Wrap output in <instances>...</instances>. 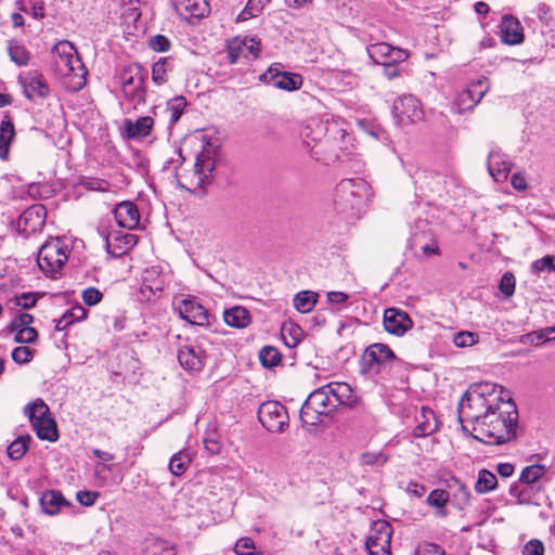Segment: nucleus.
Wrapping results in <instances>:
<instances>
[{"mask_svg": "<svg viewBox=\"0 0 555 555\" xmlns=\"http://www.w3.org/2000/svg\"><path fill=\"white\" fill-rule=\"evenodd\" d=\"M372 196L371 185L364 179H343L334 189L332 205L346 219H359L366 211Z\"/></svg>", "mask_w": 555, "mask_h": 555, "instance_id": "f257e3e1", "label": "nucleus"}, {"mask_svg": "<svg viewBox=\"0 0 555 555\" xmlns=\"http://www.w3.org/2000/svg\"><path fill=\"white\" fill-rule=\"evenodd\" d=\"M509 411L500 412L499 403L487 415L478 426H474L475 431H479L483 437L491 438L490 443L503 444L516 438V427L518 422V412L512 401L507 402Z\"/></svg>", "mask_w": 555, "mask_h": 555, "instance_id": "f03ea898", "label": "nucleus"}, {"mask_svg": "<svg viewBox=\"0 0 555 555\" xmlns=\"http://www.w3.org/2000/svg\"><path fill=\"white\" fill-rule=\"evenodd\" d=\"M337 410L333 398L332 388L324 385L313 390L300 409V420L306 427H317L323 422V417Z\"/></svg>", "mask_w": 555, "mask_h": 555, "instance_id": "7ed1b4c3", "label": "nucleus"}, {"mask_svg": "<svg viewBox=\"0 0 555 555\" xmlns=\"http://www.w3.org/2000/svg\"><path fill=\"white\" fill-rule=\"evenodd\" d=\"M69 249L60 237H51L41 245L37 255V264L48 278H56L66 263Z\"/></svg>", "mask_w": 555, "mask_h": 555, "instance_id": "20e7f679", "label": "nucleus"}, {"mask_svg": "<svg viewBox=\"0 0 555 555\" xmlns=\"http://www.w3.org/2000/svg\"><path fill=\"white\" fill-rule=\"evenodd\" d=\"M53 65L61 76H75L85 78V66L74 48L68 41H60L52 49Z\"/></svg>", "mask_w": 555, "mask_h": 555, "instance_id": "39448f33", "label": "nucleus"}, {"mask_svg": "<svg viewBox=\"0 0 555 555\" xmlns=\"http://www.w3.org/2000/svg\"><path fill=\"white\" fill-rule=\"evenodd\" d=\"M502 401V398L485 399L479 395L466 391L459 403V420L472 422L478 426L482 420L495 408V403Z\"/></svg>", "mask_w": 555, "mask_h": 555, "instance_id": "423d86ee", "label": "nucleus"}, {"mask_svg": "<svg viewBox=\"0 0 555 555\" xmlns=\"http://www.w3.org/2000/svg\"><path fill=\"white\" fill-rule=\"evenodd\" d=\"M399 361L395 352L385 344L376 343L370 345L361 359L363 374L376 376L384 372L390 362Z\"/></svg>", "mask_w": 555, "mask_h": 555, "instance_id": "0eeeda50", "label": "nucleus"}, {"mask_svg": "<svg viewBox=\"0 0 555 555\" xmlns=\"http://www.w3.org/2000/svg\"><path fill=\"white\" fill-rule=\"evenodd\" d=\"M258 418L262 426L272 433H282L288 426L286 408L278 401H266L258 409Z\"/></svg>", "mask_w": 555, "mask_h": 555, "instance_id": "6e6552de", "label": "nucleus"}, {"mask_svg": "<svg viewBox=\"0 0 555 555\" xmlns=\"http://www.w3.org/2000/svg\"><path fill=\"white\" fill-rule=\"evenodd\" d=\"M391 534L392 529L388 521H374L365 541L369 555H391Z\"/></svg>", "mask_w": 555, "mask_h": 555, "instance_id": "1a4fd4ad", "label": "nucleus"}, {"mask_svg": "<svg viewBox=\"0 0 555 555\" xmlns=\"http://www.w3.org/2000/svg\"><path fill=\"white\" fill-rule=\"evenodd\" d=\"M490 89V83L487 78H480L473 82L472 86L460 92L454 102L450 106V112L453 114H462L466 111L473 109L477 103Z\"/></svg>", "mask_w": 555, "mask_h": 555, "instance_id": "9d476101", "label": "nucleus"}, {"mask_svg": "<svg viewBox=\"0 0 555 555\" xmlns=\"http://www.w3.org/2000/svg\"><path fill=\"white\" fill-rule=\"evenodd\" d=\"M391 113L400 126L421 120L424 116L420 101L412 94L399 96L392 104Z\"/></svg>", "mask_w": 555, "mask_h": 555, "instance_id": "9b49d317", "label": "nucleus"}, {"mask_svg": "<svg viewBox=\"0 0 555 555\" xmlns=\"http://www.w3.org/2000/svg\"><path fill=\"white\" fill-rule=\"evenodd\" d=\"M370 59L379 65L389 63H402L408 60L410 53L408 50L393 47L387 42H376L369 44L366 48Z\"/></svg>", "mask_w": 555, "mask_h": 555, "instance_id": "f8f14e48", "label": "nucleus"}, {"mask_svg": "<svg viewBox=\"0 0 555 555\" xmlns=\"http://www.w3.org/2000/svg\"><path fill=\"white\" fill-rule=\"evenodd\" d=\"M47 210L42 205H33L27 208L18 218V232L28 236L43 229Z\"/></svg>", "mask_w": 555, "mask_h": 555, "instance_id": "ddd939ff", "label": "nucleus"}, {"mask_svg": "<svg viewBox=\"0 0 555 555\" xmlns=\"http://www.w3.org/2000/svg\"><path fill=\"white\" fill-rule=\"evenodd\" d=\"M222 162V152L219 141H203L202 150L196 156L195 168L211 175L218 164Z\"/></svg>", "mask_w": 555, "mask_h": 555, "instance_id": "4468645a", "label": "nucleus"}, {"mask_svg": "<svg viewBox=\"0 0 555 555\" xmlns=\"http://www.w3.org/2000/svg\"><path fill=\"white\" fill-rule=\"evenodd\" d=\"M544 486L516 481L509 487V495L520 505H539L544 495Z\"/></svg>", "mask_w": 555, "mask_h": 555, "instance_id": "2eb2a0df", "label": "nucleus"}, {"mask_svg": "<svg viewBox=\"0 0 555 555\" xmlns=\"http://www.w3.org/2000/svg\"><path fill=\"white\" fill-rule=\"evenodd\" d=\"M384 327L392 335L403 336L413 326L410 315L398 308H387L384 311Z\"/></svg>", "mask_w": 555, "mask_h": 555, "instance_id": "dca6fc26", "label": "nucleus"}, {"mask_svg": "<svg viewBox=\"0 0 555 555\" xmlns=\"http://www.w3.org/2000/svg\"><path fill=\"white\" fill-rule=\"evenodd\" d=\"M304 147L317 162L327 165L336 160H343V157L336 152L331 141H312V143L305 141Z\"/></svg>", "mask_w": 555, "mask_h": 555, "instance_id": "f3484780", "label": "nucleus"}, {"mask_svg": "<svg viewBox=\"0 0 555 555\" xmlns=\"http://www.w3.org/2000/svg\"><path fill=\"white\" fill-rule=\"evenodd\" d=\"M114 217L120 228L133 230L139 225L140 212L137 205L125 201L119 203L114 209Z\"/></svg>", "mask_w": 555, "mask_h": 555, "instance_id": "a211bd4d", "label": "nucleus"}, {"mask_svg": "<svg viewBox=\"0 0 555 555\" xmlns=\"http://www.w3.org/2000/svg\"><path fill=\"white\" fill-rule=\"evenodd\" d=\"M179 314L192 324L201 326L208 324L207 310L195 299H183L179 306Z\"/></svg>", "mask_w": 555, "mask_h": 555, "instance_id": "6ab92c4d", "label": "nucleus"}, {"mask_svg": "<svg viewBox=\"0 0 555 555\" xmlns=\"http://www.w3.org/2000/svg\"><path fill=\"white\" fill-rule=\"evenodd\" d=\"M178 360L186 371H201L204 366L205 351L195 345H186L179 349Z\"/></svg>", "mask_w": 555, "mask_h": 555, "instance_id": "aec40b11", "label": "nucleus"}, {"mask_svg": "<svg viewBox=\"0 0 555 555\" xmlns=\"http://www.w3.org/2000/svg\"><path fill=\"white\" fill-rule=\"evenodd\" d=\"M177 13L184 20L202 18L209 13L207 0H171Z\"/></svg>", "mask_w": 555, "mask_h": 555, "instance_id": "412c9836", "label": "nucleus"}, {"mask_svg": "<svg viewBox=\"0 0 555 555\" xmlns=\"http://www.w3.org/2000/svg\"><path fill=\"white\" fill-rule=\"evenodd\" d=\"M260 79L272 83L274 87L279 89H283L286 91L297 90L301 86V77L299 75L286 72H273L272 68H270L267 73L262 74L260 76Z\"/></svg>", "mask_w": 555, "mask_h": 555, "instance_id": "4be33fe9", "label": "nucleus"}, {"mask_svg": "<svg viewBox=\"0 0 555 555\" xmlns=\"http://www.w3.org/2000/svg\"><path fill=\"white\" fill-rule=\"evenodd\" d=\"M500 33L502 41L509 46L519 44L524 41V30L520 22L513 15L502 17Z\"/></svg>", "mask_w": 555, "mask_h": 555, "instance_id": "5701e85b", "label": "nucleus"}, {"mask_svg": "<svg viewBox=\"0 0 555 555\" xmlns=\"http://www.w3.org/2000/svg\"><path fill=\"white\" fill-rule=\"evenodd\" d=\"M210 182V175L194 167L192 172L180 176L179 185L194 195L205 193V186Z\"/></svg>", "mask_w": 555, "mask_h": 555, "instance_id": "b1692460", "label": "nucleus"}, {"mask_svg": "<svg viewBox=\"0 0 555 555\" xmlns=\"http://www.w3.org/2000/svg\"><path fill=\"white\" fill-rule=\"evenodd\" d=\"M105 243L109 254L120 257L137 245L138 237L131 233H117L114 236L108 234L105 236Z\"/></svg>", "mask_w": 555, "mask_h": 555, "instance_id": "393cba45", "label": "nucleus"}, {"mask_svg": "<svg viewBox=\"0 0 555 555\" xmlns=\"http://www.w3.org/2000/svg\"><path fill=\"white\" fill-rule=\"evenodd\" d=\"M513 164L507 155L500 151H491L488 156V170L495 181H502L507 178Z\"/></svg>", "mask_w": 555, "mask_h": 555, "instance_id": "a878e982", "label": "nucleus"}, {"mask_svg": "<svg viewBox=\"0 0 555 555\" xmlns=\"http://www.w3.org/2000/svg\"><path fill=\"white\" fill-rule=\"evenodd\" d=\"M69 505L70 503L56 490L46 491L40 498V506L47 515H56L62 507Z\"/></svg>", "mask_w": 555, "mask_h": 555, "instance_id": "bb28decb", "label": "nucleus"}, {"mask_svg": "<svg viewBox=\"0 0 555 555\" xmlns=\"http://www.w3.org/2000/svg\"><path fill=\"white\" fill-rule=\"evenodd\" d=\"M422 421H418L417 426L413 430L416 438H423L433 435L438 429V422L435 412L430 408L422 406L421 409Z\"/></svg>", "mask_w": 555, "mask_h": 555, "instance_id": "cd10ccee", "label": "nucleus"}, {"mask_svg": "<svg viewBox=\"0 0 555 555\" xmlns=\"http://www.w3.org/2000/svg\"><path fill=\"white\" fill-rule=\"evenodd\" d=\"M153 124V118L150 116L139 117L134 122L130 119H125L122 129L127 133L128 139H134L135 137L144 138L150 134Z\"/></svg>", "mask_w": 555, "mask_h": 555, "instance_id": "c85d7f7f", "label": "nucleus"}, {"mask_svg": "<svg viewBox=\"0 0 555 555\" xmlns=\"http://www.w3.org/2000/svg\"><path fill=\"white\" fill-rule=\"evenodd\" d=\"M327 386L332 388L337 408L339 405L353 406L357 402V396L347 383H330Z\"/></svg>", "mask_w": 555, "mask_h": 555, "instance_id": "c756f323", "label": "nucleus"}, {"mask_svg": "<svg viewBox=\"0 0 555 555\" xmlns=\"http://www.w3.org/2000/svg\"><path fill=\"white\" fill-rule=\"evenodd\" d=\"M24 93L30 99H44L49 94V87L40 76H30L23 81Z\"/></svg>", "mask_w": 555, "mask_h": 555, "instance_id": "7c9ffc66", "label": "nucleus"}, {"mask_svg": "<svg viewBox=\"0 0 555 555\" xmlns=\"http://www.w3.org/2000/svg\"><path fill=\"white\" fill-rule=\"evenodd\" d=\"M223 320L229 326L244 328L250 323V313L247 309L236 306L224 311Z\"/></svg>", "mask_w": 555, "mask_h": 555, "instance_id": "2f4dec72", "label": "nucleus"}, {"mask_svg": "<svg viewBox=\"0 0 555 555\" xmlns=\"http://www.w3.org/2000/svg\"><path fill=\"white\" fill-rule=\"evenodd\" d=\"M518 481H522L525 483L541 485L545 487L548 482L545 466L539 464L526 466L522 469Z\"/></svg>", "mask_w": 555, "mask_h": 555, "instance_id": "473e14b6", "label": "nucleus"}, {"mask_svg": "<svg viewBox=\"0 0 555 555\" xmlns=\"http://www.w3.org/2000/svg\"><path fill=\"white\" fill-rule=\"evenodd\" d=\"M33 428L37 434V437L41 440L54 442L59 439L56 423L52 415L44 420L37 421L33 425Z\"/></svg>", "mask_w": 555, "mask_h": 555, "instance_id": "72a5a7b5", "label": "nucleus"}, {"mask_svg": "<svg viewBox=\"0 0 555 555\" xmlns=\"http://www.w3.org/2000/svg\"><path fill=\"white\" fill-rule=\"evenodd\" d=\"M145 79L144 69L139 64L127 66L120 74V83L122 89H125V87H131L132 85L144 86Z\"/></svg>", "mask_w": 555, "mask_h": 555, "instance_id": "f704fd0d", "label": "nucleus"}, {"mask_svg": "<svg viewBox=\"0 0 555 555\" xmlns=\"http://www.w3.org/2000/svg\"><path fill=\"white\" fill-rule=\"evenodd\" d=\"M7 49L13 63H15L17 66L28 65L30 61V53L21 41L16 39L9 40Z\"/></svg>", "mask_w": 555, "mask_h": 555, "instance_id": "c9c22d12", "label": "nucleus"}, {"mask_svg": "<svg viewBox=\"0 0 555 555\" xmlns=\"http://www.w3.org/2000/svg\"><path fill=\"white\" fill-rule=\"evenodd\" d=\"M145 555H176L173 546L166 540L159 538H150L146 540Z\"/></svg>", "mask_w": 555, "mask_h": 555, "instance_id": "e433bc0d", "label": "nucleus"}, {"mask_svg": "<svg viewBox=\"0 0 555 555\" xmlns=\"http://www.w3.org/2000/svg\"><path fill=\"white\" fill-rule=\"evenodd\" d=\"M318 300V294L311 291H302L295 295L294 307L301 313L310 312Z\"/></svg>", "mask_w": 555, "mask_h": 555, "instance_id": "4c0bfd02", "label": "nucleus"}, {"mask_svg": "<svg viewBox=\"0 0 555 555\" xmlns=\"http://www.w3.org/2000/svg\"><path fill=\"white\" fill-rule=\"evenodd\" d=\"M25 414L29 417L31 425L37 421L51 416L49 406L42 399H36L25 408Z\"/></svg>", "mask_w": 555, "mask_h": 555, "instance_id": "58836bf2", "label": "nucleus"}, {"mask_svg": "<svg viewBox=\"0 0 555 555\" xmlns=\"http://www.w3.org/2000/svg\"><path fill=\"white\" fill-rule=\"evenodd\" d=\"M449 498L450 495L447 490L435 489L428 494L426 502L428 503V505L438 508L436 513L437 516L444 517L447 516V511L444 507L449 501Z\"/></svg>", "mask_w": 555, "mask_h": 555, "instance_id": "ea45409f", "label": "nucleus"}, {"mask_svg": "<svg viewBox=\"0 0 555 555\" xmlns=\"http://www.w3.org/2000/svg\"><path fill=\"white\" fill-rule=\"evenodd\" d=\"M498 486V479L496 476L488 470V469H480L478 473V478L475 483V490L478 493H488L492 490H494Z\"/></svg>", "mask_w": 555, "mask_h": 555, "instance_id": "a19ab883", "label": "nucleus"}, {"mask_svg": "<svg viewBox=\"0 0 555 555\" xmlns=\"http://www.w3.org/2000/svg\"><path fill=\"white\" fill-rule=\"evenodd\" d=\"M30 440L29 435L17 437L9 444L7 449L8 456L13 461L21 460L28 450Z\"/></svg>", "mask_w": 555, "mask_h": 555, "instance_id": "79ce46f5", "label": "nucleus"}, {"mask_svg": "<svg viewBox=\"0 0 555 555\" xmlns=\"http://www.w3.org/2000/svg\"><path fill=\"white\" fill-rule=\"evenodd\" d=\"M172 70V63L169 57H160L152 66V80L156 85H163L166 81V74Z\"/></svg>", "mask_w": 555, "mask_h": 555, "instance_id": "37998d69", "label": "nucleus"}, {"mask_svg": "<svg viewBox=\"0 0 555 555\" xmlns=\"http://www.w3.org/2000/svg\"><path fill=\"white\" fill-rule=\"evenodd\" d=\"M185 106H186V100L182 95L176 96L168 101L167 112L169 114V124L170 125L176 124L180 119Z\"/></svg>", "mask_w": 555, "mask_h": 555, "instance_id": "c03bdc74", "label": "nucleus"}, {"mask_svg": "<svg viewBox=\"0 0 555 555\" xmlns=\"http://www.w3.org/2000/svg\"><path fill=\"white\" fill-rule=\"evenodd\" d=\"M191 457L186 452H178L170 459L169 469L175 476H181L185 473Z\"/></svg>", "mask_w": 555, "mask_h": 555, "instance_id": "a18cd8bd", "label": "nucleus"}, {"mask_svg": "<svg viewBox=\"0 0 555 555\" xmlns=\"http://www.w3.org/2000/svg\"><path fill=\"white\" fill-rule=\"evenodd\" d=\"M356 126L363 135L378 138L384 134V130L380 125L372 119H358L356 121Z\"/></svg>", "mask_w": 555, "mask_h": 555, "instance_id": "49530a36", "label": "nucleus"}, {"mask_svg": "<svg viewBox=\"0 0 555 555\" xmlns=\"http://www.w3.org/2000/svg\"><path fill=\"white\" fill-rule=\"evenodd\" d=\"M498 388L502 389V386H499L490 382H481L473 384L467 391L479 395L481 398L485 399H496L498 397H493V395L495 393Z\"/></svg>", "mask_w": 555, "mask_h": 555, "instance_id": "de8ad7c7", "label": "nucleus"}, {"mask_svg": "<svg viewBox=\"0 0 555 555\" xmlns=\"http://www.w3.org/2000/svg\"><path fill=\"white\" fill-rule=\"evenodd\" d=\"M259 359L264 367H273L280 363L281 353L272 346H264L259 351Z\"/></svg>", "mask_w": 555, "mask_h": 555, "instance_id": "09e8293b", "label": "nucleus"}, {"mask_svg": "<svg viewBox=\"0 0 555 555\" xmlns=\"http://www.w3.org/2000/svg\"><path fill=\"white\" fill-rule=\"evenodd\" d=\"M531 271L535 274L544 271L555 272V256L547 255L533 261L531 264Z\"/></svg>", "mask_w": 555, "mask_h": 555, "instance_id": "8fccbe9b", "label": "nucleus"}, {"mask_svg": "<svg viewBox=\"0 0 555 555\" xmlns=\"http://www.w3.org/2000/svg\"><path fill=\"white\" fill-rule=\"evenodd\" d=\"M126 154L125 158L133 166L138 168H144L147 166V158L145 155L137 149L131 147L130 145H126Z\"/></svg>", "mask_w": 555, "mask_h": 555, "instance_id": "3c124183", "label": "nucleus"}, {"mask_svg": "<svg viewBox=\"0 0 555 555\" xmlns=\"http://www.w3.org/2000/svg\"><path fill=\"white\" fill-rule=\"evenodd\" d=\"M388 461V456L383 452H364L360 456V464L363 466H382Z\"/></svg>", "mask_w": 555, "mask_h": 555, "instance_id": "603ef678", "label": "nucleus"}, {"mask_svg": "<svg viewBox=\"0 0 555 555\" xmlns=\"http://www.w3.org/2000/svg\"><path fill=\"white\" fill-rule=\"evenodd\" d=\"M122 92L124 95L134 104L145 102L146 90L144 86L132 85L131 87H125V89H122Z\"/></svg>", "mask_w": 555, "mask_h": 555, "instance_id": "864d4df0", "label": "nucleus"}, {"mask_svg": "<svg viewBox=\"0 0 555 555\" xmlns=\"http://www.w3.org/2000/svg\"><path fill=\"white\" fill-rule=\"evenodd\" d=\"M500 292L506 297L513 296L515 292V276L512 272H505L499 284Z\"/></svg>", "mask_w": 555, "mask_h": 555, "instance_id": "5fc2aeb1", "label": "nucleus"}, {"mask_svg": "<svg viewBox=\"0 0 555 555\" xmlns=\"http://www.w3.org/2000/svg\"><path fill=\"white\" fill-rule=\"evenodd\" d=\"M14 340L20 344H33L37 340L38 332L36 328H20L14 331Z\"/></svg>", "mask_w": 555, "mask_h": 555, "instance_id": "6e6d98bb", "label": "nucleus"}, {"mask_svg": "<svg viewBox=\"0 0 555 555\" xmlns=\"http://www.w3.org/2000/svg\"><path fill=\"white\" fill-rule=\"evenodd\" d=\"M81 185L90 191L106 192L109 188V183L99 178H83Z\"/></svg>", "mask_w": 555, "mask_h": 555, "instance_id": "4d7b16f0", "label": "nucleus"}, {"mask_svg": "<svg viewBox=\"0 0 555 555\" xmlns=\"http://www.w3.org/2000/svg\"><path fill=\"white\" fill-rule=\"evenodd\" d=\"M255 550V543L253 539L244 537L237 540L234 546V552L237 555H253Z\"/></svg>", "mask_w": 555, "mask_h": 555, "instance_id": "13d9d810", "label": "nucleus"}, {"mask_svg": "<svg viewBox=\"0 0 555 555\" xmlns=\"http://www.w3.org/2000/svg\"><path fill=\"white\" fill-rule=\"evenodd\" d=\"M34 356V350L28 347H16L12 351V359L18 364L28 363Z\"/></svg>", "mask_w": 555, "mask_h": 555, "instance_id": "bf43d9fd", "label": "nucleus"}, {"mask_svg": "<svg viewBox=\"0 0 555 555\" xmlns=\"http://www.w3.org/2000/svg\"><path fill=\"white\" fill-rule=\"evenodd\" d=\"M81 298L86 305L95 306L102 300L103 294L95 287H88L82 292Z\"/></svg>", "mask_w": 555, "mask_h": 555, "instance_id": "052dcab7", "label": "nucleus"}, {"mask_svg": "<svg viewBox=\"0 0 555 555\" xmlns=\"http://www.w3.org/2000/svg\"><path fill=\"white\" fill-rule=\"evenodd\" d=\"M476 341V335L472 332H459L453 338L454 345L460 348L473 346Z\"/></svg>", "mask_w": 555, "mask_h": 555, "instance_id": "680f3d73", "label": "nucleus"}, {"mask_svg": "<svg viewBox=\"0 0 555 555\" xmlns=\"http://www.w3.org/2000/svg\"><path fill=\"white\" fill-rule=\"evenodd\" d=\"M34 317L29 313H21L16 317L9 325V331L14 332L20 328H31L29 326L33 323Z\"/></svg>", "mask_w": 555, "mask_h": 555, "instance_id": "e2e57ef3", "label": "nucleus"}, {"mask_svg": "<svg viewBox=\"0 0 555 555\" xmlns=\"http://www.w3.org/2000/svg\"><path fill=\"white\" fill-rule=\"evenodd\" d=\"M527 337L530 338L531 343H534L537 339V344L555 339V325L552 327H546L540 332L528 334Z\"/></svg>", "mask_w": 555, "mask_h": 555, "instance_id": "0e129e2a", "label": "nucleus"}, {"mask_svg": "<svg viewBox=\"0 0 555 555\" xmlns=\"http://www.w3.org/2000/svg\"><path fill=\"white\" fill-rule=\"evenodd\" d=\"M522 555H544V544L538 539H531L525 544Z\"/></svg>", "mask_w": 555, "mask_h": 555, "instance_id": "69168bd1", "label": "nucleus"}, {"mask_svg": "<svg viewBox=\"0 0 555 555\" xmlns=\"http://www.w3.org/2000/svg\"><path fill=\"white\" fill-rule=\"evenodd\" d=\"M99 496V492L88 490L78 491L76 494L77 501L83 506L94 505Z\"/></svg>", "mask_w": 555, "mask_h": 555, "instance_id": "338daca9", "label": "nucleus"}, {"mask_svg": "<svg viewBox=\"0 0 555 555\" xmlns=\"http://www.w3.org/2000/svg\"><path fill=\"white\" fill-rule=\"evenodd\" d=\"M150 47L156 52H166L170 48V41L163 35H156L151 38Z\"/></svg>", "mask_w": 555, "mask_h": 555, "instance_id": "774afa93", "label": "nucleus"}]
</instances>
